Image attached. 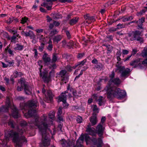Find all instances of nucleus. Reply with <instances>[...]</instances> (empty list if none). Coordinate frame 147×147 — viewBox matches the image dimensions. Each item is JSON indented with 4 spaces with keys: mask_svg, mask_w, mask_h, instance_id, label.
<instances>
[{
    "mask_svg": "<svg viewBox=\"0 0 147 147\" xmlns=\"http://www.w3.org/2000/svg\"><path fill=\"white\" fill-rule=\"evenodd\" d=\"M38 104V102L36 100L29 101L21 109H25L27 107L29 108L28 113L25 114V116L26 117H36L34 120H31L29 122L28 125L32 128L34 127L39 129V133L42 136L41 142L40 144V146L41 147H47L49 145L50 141L49 135L47 134V132H50L52 135H54L56 132L55 129H53V132H52L49 129V127L53 124L55 113L53 111L50 112L48 114L49 118L47 115L44 114L39 118L37 115L36 111L35 109Z\"/></svg>",
    "mask_w": 147,
    "mask_h": 147,
    "instance_id": "1",
    "label": "nucleus"
},
{
    "mask_svg": "<svg viewBox=\"0 0 147 147\" xmlns=\"http://www.w3.org/2000/svg\"><path fill=\"white\" fill-rule=\"evenodd\" d=\"M8 125L12 128H14L16 126V129L18 133L14 132L11 130L5 132V138L2 141V144L6 145L10 138H13V141L16 143V147H21L23 144H26L27 141L24 136L21 135L24 134L27 123L25 121H22L20 123V127H19L16 126L14 122L10 119L8 122Z\"/></svg>",
    "mask_w": 147,
    "mask_h": 147,
    "instance_id": "2",
    "label": "nucleus"
},
{
    "mask_svg": "<svg viewBox=\"0 0 147 147\" xmlns=\"http://www.w3.org/2000/svg\"><path fill=\"white\" fill-rule=\"evenodd\" d=\"M103 125L101 123H99L96 128V131L100 138L97 139L95 138L91 139L87 134L81 136L77 140L76 145L74 146L73 147H83V144L84 139L87 145H94L96 146L97 147H101L103 144L102 139L103 138L102 135L104 128ZM91 146L94 147L92 145Z\"/></svg>",
    "mask_w": 147,
    "mask_h": 147,
    "instance_id": "3",
    "label": "nucleus"
},
{
    "mask_svg": "<svg viewBox=\"0 0 147 147\" xmlns=\"http://www.w3.org/2000/svg\"><path fill=\"white\" fill-rule=\"evenodd\" d=\"M104 91L106 92L108 98L116 97L121 99L125 97L126 94L125 90H120L119 88L112 87L110 85H108L105 88Z\"/></svg>",
    "mask_w": 147,
    "mask_h": 147,
    "instance_id": "4",
    "label": "nucleus"
},
{
    "mask_svg": "<svg viewBox=\"0 0 147 147\" xmlns=\"http://www.w3.org/2000/svg\"><path fill=\"white\" fill-rule=\"evenodd\" d=\"M10 107L11 108L12 110V115L13 117L15 118L18 117H19V114L18 110L14 105L12 106H11L9 99L8 97L6 98L5 106H3L0 108V112H7L8 110L9 107Z\"/></svg>",
    "mask_w": 147,
    "mask_h": 147,
    "instance_id": "5",
    "label": "nucleus"
},
{
    "mask_svg": "<svg viewBox=\"0 0 147 147\" xmlns=\"http://www.w3.org/2000/svg\"><path fill=\"white\" fill-rule=\"evenodd\" d=\"M115 71L117 73L121 74L120 76L121 77L126 78L129 75L130 69L128 68H125L124 66L119 65H116Z\"/></svg>",
    "mask_w": 147,
    "mask_h": 147,
    "instance_id": "6",
    "label": "nucleus"
},
{
    "mask_svg": "<svg viewBox=\"0 0 147 147\" xmlns=\"http://www.w3.org/2000/svg\"><path fill=\"white\" fill-rule=\"evenodd\" d=\"M141 32L139 31L136 30L133 31L132 33L129 34V39L131 41L137 40L142 42L143 41V38L140 36Z\"/></svg>",
    "mask_w": 147,
    "mask_h": 147,
    "instance_id": "7",
    "label": "nucleus"
},
{
    "mask_svg": "<svg viewBox=\"0 0 147 147\" xmlns=\"http://www.w3.org/2000/svg\"><path fill=\"white\" fill-rule=\"evenodd\" d=\"M18 84H21L22 86H24V90L26 94H30L31 93V88L26 83L24 79L21 78L18 81Z\"/></svg>",
    "mask_w": 147,
    "mask_h": 147,
    "instance_id": "8",
    "label": "nucleus"
},
{
    "mask_svg": "<svg viewBox=\"0 0 147 147\" xmlns=\"http://www.w3.org/2000/svg\"><path fill=\"white\" fill-rule=\"evenodd\" d=\"M40 68H39L40 75L42 77L44 82L48 83L50 81V77L48 76V72L47 71H45L42 73L41 68L42 66H41L40 65Z\"/></svg>",
    "mask_w": 147,
    "mask_h": 147,
    "instance_id": "9",
    "label": "nucleus"
},
{
    "mask_svg": "<svg viewBox=\"0 0 147 147\" xmlns=\"http://www.w3.org/2000/svg\"><path fill=\"white\" fill-rule=\"evenodd\" d=\"M86 59H84L82 61L78 62L77 64L74 66L73 67H71L69 65H67L66 67V69L69 71H71L73 69H75L76 67L79 66V67H80L82 66H83L84 64L86 63Z\"/></svg>",
    "mask_w": 147,
    "mask_h": 147,
    "instance_id": "10",
    "label": "nucleus"
},
{
    "mask_svg": "<svg viewBox=\"0 0 147 147\" xmlns=\"http://www.w3.org/2000/svg\"><path fill=\"white\" fill-rule=\"evenodd\" d=\"M45 100L47 102H51L52 100L53 95L51 90L47 91L45 94Z\"/></svg>",
    "mask_w": 147,
    "mask_h": 147,
    "instance_id": "11",
    "label": "nucleus"
},
{
    "mask_svg": "<svg viewBox=\"0 0 147 147\" xmlns=\"http://www.w3.org/2000/svg\"><path fill=\"white\" fill-rule=\"evenodd\" d=\"M69 89H67V90L65 91L64 92H63L61 94L59 98L58 101V102L62 101L65 104V100H66L67 99L66 94L68 92L67 91Z\"/></svg>",
    "mask_w": 147,
    "mask_h": 147,
    "instance_id": "12",
    "label": "nucleus"
},
{
    "mask_svg": "<svg viewBox=\"0 0 147 147\" xmlns=\"http://www.w3.org/2000/svg\"><path fill=\"white\" fill-rule=\"evenodd\" d=\"M90 124H89L87 126L86 131L89 134L92 136H95L96 134V132L95 129L94 127H91Z\"/></svg>",
    "mask_w": 147,
    "mask_h": 147,
    "instance_id": "13",
    "label": "nucleus"
},
{
    "mask_svg": "<svg viewBox=\"0 0 147 147\" xmlns=\"http://www.w3.org/2000/svg\"><path fill=\"white\" fill-rule=\"evenodd\" d=\"M90 121L92 125H94L96 124L97 122L96 115L93 114L90 119Z\"/></svg>",
    "mask_w": 147,
    "mask_h": 147,
    "instance_id": "14",
    "label": "nucleus"
},
{
    "mask_svg": "<svg viewBox=\"0 0 147 147\" xmlns=\"http://www.w3.org/2000/svg\"><path fill=\"white\" fill-rule=\"evenodd\" d=\"M61 144L62 147H70L71 146V143L69 141H66L65 139H62L61 141Z\"/></svg>",
    "mask_w": 147,
    "mask_h": 147,
    "instance_id": "15",
    "label": "nucleus"
},
{
    "mask_svg": "<svg viewBox=\"0 0 147 147\" xmlns=\"http://www.w3.org/2000/svg\"><path fill=\"white\" fill-rule=\"evenodd\" d=\"M144 20L145 18L142 17L141 19H139L138 21H137L138 22L137 23V24L139 28H143V23L144 22Z\"/></svg>",
    "mask_w": 147,
    "mask_h": 147,
    "instance_id": "16",
    "label": "nucleus"
},
{
    "mask_svg": "<svg viewBox=\"0 0 147 147\" xmlns=\"http://www.w3.org/2000/svg\"><path fill=\"white\" fill-rule=\"evenodd\" d=\"M52 4V3L50 4V3L47 2L46 1V2L43 3L41 5L42 6L46 7L48 10H50L51 9Z\"/></svg>",
    "mask_w": 147,
    "mask_h": 147,
    "instance_id": "17",
    "label": "nucleus"
},
{
    "mask_svg": "<svg viewBox=\"0 0 147 147\" xmlns=\"http://www.w3.org/2000/svg\"><path fill=\"white\" fill-rule=\"evenodd\" d=\"M98 103L100 106L102 105H104L105 102V100L104 99L103 97L100 96L99 98L97 100Z\"/></svg>",
    "mask_w": 147,
    "mask_h": 147,
    "instance_id": "18",
    "label": "nucleus"
},
{
    "mask_svg": "<svg viewBox=\"0 0 147 147\" xmlns=\"http://www.w3.org/2000/svg\"><path fill=\"white\" fill-rule=\"evenodd\" d=\"M47 54L45 53L43 56V59L45 63H47L51 61L50 57H47Z\"/></svg>",
    "mask_w": 147,
    "mask_h": 147,
    "instance_id": "19",
    "label": "nucleus"
},
{
    "mask_svg": "<svg viewBox=\"0 0 147 147\" xmlns=\"http://www.w3.org/2000/svg\"><path fill=\"white\" fill-rule=\"evenodd\" d=\"M112 82L113 83L115 84L118 85L121 83V81L119 78H116L109 82V83Z\"/></svg>",
    "mask_w": 147,
    "mask_h": 147,
    "instance_id": "20",
    "label": "nucleus"
},
{
    "mask_svg": "<svg viewBox=\"0 0 147 147\" xmlns=\"http://www.w3.org/2000/svg\"><path fill=\"white\" fill-rule=\"evenodd\" d=\"M141 55L144 57H147V47H146L144 48L141 53Z\"/></svg>",
    "mask_w": 147,
    "mask_h": 147,
    "instance_id": "21",
    "label": "nucleus"
},
{
    "mask_svg": "<svg viewBox=\"0 0 147 147\" xmlns=\"http://www.w3.org/2000/svg\"><path fill=\"white\" fill-rule=\"evenodd\" d=\"M78 18L77 17H76L72 19L70 21V24L71 25H73L76 24L78 21Z\"/></svg>",
    "mask_w": 147,
    "mask_h": 147,
    "instance_id": "22",
    "label": "nucleus"
},
{
    "mask_svg": "<svg viewBox=\"0 0 147 147\" xmlns=\"http://www.w3.org/2000/svg\"><path fill=\"white\" fill-rule=\"evenodd\" d=\"M61 37L60 35H57L55 36L53 39L54 43L56 42L57 43L61 39Z\"/></svg>",
    "mask_w": 147,
    "mask_h": 147,
    "instance_id": "23",
    "label": "nucleus"
},
{
    "mask_svg": "<svg viewBox=\"0 0 147 147\" xmlns=\"http://www.w3.org/2000/svg\"><path fill=\"white\" fill-rule=\"evenodd\" d=\"M139 61L134 60L130 63V65L131 66H134V67H136L138 66H140V64L139 63Z\"/></svg>",
    "mask_w": 147,
    "mask_h": 147,
    "instance_id": "24",
    "label": "nucleus"
},
{
    "mask_svg": "<svg viewBox=\"0 0 147 147\" xmlns=\"http://www.w3.org/2000/svg\"><path fill=\"white\" fill-rule=\"evenodd\" d=\"M92 110L94 112V113H98L99 112V109L97 108V106L96 105H94L92 106Z\"/></svg>",
    "mask_w": 147,
    "mask_h": 147,
    "instance_id": "25",
    "label": "nucleus"
},
{
    "mask_svg": "<svg viewBox=\"0 0 147 147\" xmlns=\"http://www.w3.org/2000/svg\"><path fill=\"white\" fill-rule=\"evenodd\" d=\"M24 48V46L23 45H20L18 44H16V45L14 49L15 50H22Z\"/></svg>",
    "mask_w": 147,
    "mask_h": 147,
    "instance_id": "26",
    "label": "nucleus"
},
{
    "mask_svg": "<svg viewBox=\"0 0 147 147\" xmlns=\"http://www.w3.org/2000/svg\"><path fill=\"white\" fill-rule=\"evenodd\" d=\"M134 17L132 16H131L129 17H126L124 18L122 20L123 22H125L130 21L133 19Z\"/></svg>",
    "mask_w": 147,
    "mask_h": 147,
    "instance_id": "27",
    "label": "nucleus"
},
{
    "mask_svg": "<svg viewBox=\"0 0 147 147\" xmlns=\"http://www.w3.org/2000/svg\"><path fill=\"white\" fill-rule=\"evenodd\" d=\"M84 18L86 19H88L92 22H94L95 21V18L94 16H90L89 15H87L86 16H85Z\"/></svg>",
    "mask_w": 147,
    "mask_h": 147,
    "instance_id": "28",
    "label": "nucleus"
},
{
    "mask_svg": "<svg viewBox=\"0 0 147 147\" xmlns=\"http://www.w3.org/2000/svg\"><path fill=\"white\" fill-rule=\"evenodd\" d=\"M103 46H105L107 47V50L109 51V53L111 52L112 50V47L109 45L104 44Z\"/></svg>",
    "mask_w": 147,
    "mask_h": 147,
    "instance_id": "29",
    "label": "nucleus"
},
{
    "mask_svg": "<svg viewBox=\"0 0 147 147\" xmlns=\"http://www.w3.org/2000/svg\"><path fill=\"white\" fill-rule=\"evenodd\" d=\"M21 33L22 34L23 36H25L26 37L29 36L30 34V32H25L24 31H22L21 32Z\"/></svg>",
    "mask_w": 147,
    "mask_h": 147,
    "instance_id": "30",
    "label": "nucleus"
},
{
    "mask_svg": "<svg viewBox=\"0 0 147 147\" xmlns=\"http://www.w3.org/2000/svg\"><path fill=\"white\" fill-rule=\"evenodd\" d=\"M18 86L17 87V90L18 91H20L23 90V88L24 87V86H22L21 84H18Z\"/></svg>",
    "mask_w": 147,
    "mask_h": 147,
    "instance_id": "31",
    "label": "nucleus"
},
{
    "mask_svg": "<svg viewBox=\"0 0 147 147\" xmlns=\"http://www.w3.org/2000/svg\"><path fill=\"white\" fill-rule=\"evenodd\" d=\"M115 76V73L113 71L111 72V73L109 75V77L110 79V80L109 81V82L111 81L113 79V78H114Z\"/></svg>",
    "mask_w": 147,
    "mask_h": 147,
    "instance_id": "32",
    "label": "nucleus"
},
{
    "mask_svg": "<svg viewBox=\"0 0 147 147\" xmlns=\"http://www.w3.org/2000/svg\"><path fill=\"white\" fill-rule=\"evenodd\" d=\"M58 32L56 30H53L51 31L50 33V36H52L55 34H57Z\"/></svg>",
    "mask_w": 147,
    "mask_h": 147,
    "instance_id": "33",
    "label": "nucleus"
},
{
    "mask_svg": "<svg viewBox=\"0 0 147 147\" xmlns=\"http://www.w3.org/2000/svg\"><path fill=\"white\" fill-rule=\"evenodd\" d=\"M29 32H30V35L29 36V37H30V38L34 39L35 37V36L33 32L31 31H30Z\"/></svg>",
    "mask_w": 147,
    "mask_h": 147,
    "instance_id": "34",
    "label": "nucleus"
},
{
    "mask_svg": "<svg viewBox=\"0 0 147 147\" xmlns=\"http://www.w3.org/2000/svg\"><path fill=\"white\" fill-rule=\"evenodd\" d=\"M66 73V70H62L60 72L59 75L61 77H62L65 75Z\"/></svg>",
    "mask_w": 147,
    "mask_h": 147,
    "instance_id": "35",
    "label": "nucleus"
},
{
    "mask_svg": "<svg viewBox=\"0 0 147 147\" xmlns=\"http://www.w3.org/2000/svg\"><path fill=\"white\" fill-rule=\"evenodd\" d=\"M28 20V18L26 17L23 18L21 20V23L22 24H24L27 22Z\"/></svg>",
    "mask_w": 147,
    "mask_h": 147,
    "instance_id": "36",
    "label": "nucleus"
},
{
    "mask_svg": "<svg viewBox=\"0 0 147 147\" xmlns=\"http://www.w3.org/2000/svg\"><path fill=\"white\" fill-rule=\"evenodd\" d=\"M62 107H60L59 109H58V111L57 112V115L59 116V115H61L62 114Z\"/></svg>",
    "mask_w": 147,
    "mask_h": 147,
    "instance_id": "37",
    "label": "nucleus"
},
{
    "mask_svg": "<svg viewBox=\"0 0 147 147\" xmlns=\"http://www.w3.org/2000/svg\"><path fill=\"white\" fill-rule=\"evenodd\" d=\"M82 120V117L80 116H78L77 117L76 121L78 123H81Z\"/></svg>",
    "mask_w": 147,
    "mask_h": 147,
    "instance_id": "38",
    "label": "nucleus"
},
{
    "mask_svg": "<svg viewBox=\"0 0 147 147\" xmlns=\"http://www.w3.org/2000/svg\"><path fill=\"white\" fill-rule=\"evenodd\" d=\"M95 66L96 68L98 70H100L102 66V64L100 63H97Z\"/></svg>",
    "mask_w": 147,
    "mask_h": 147,
    "instance_id": "39",
    "label": "nucleus"
},
{
    "mask_svg": "<svg viewBox=\"0 0 147 147\" xmlns=\"http://www.w3.org/2000/svg\"><path fill=\"white\" fill-rule=\"evenodd\" d=\"M44 44L43 43H41L40 46L39 47V50L40 51H43L44 47Z\"/></svg>",
    "mask_w": 147,
    "mask_h": 147,
    "instance_id": "40",
    "label": "nucleus"
},
{
    "mask_svg": "<svg viewBox=\"0 0 147 147\" xmlns=\"http://www.w3.org/2000/svg\"><path fill=\"white\" fill-rule=\"evenodd\" d=\"M117 26L118 29L124 28L125 27V25L121 24H119L117 25Z\"/></svg>",
    "mask_w": 147,
    "mask_h": 147,
    "instance_id": "41",
    "label": "nucleus"
},
{
    "mask_svg": "<svg viewBox=\"0 0 147 147\" xmlns=\"http://www.w3.org/2000/svg\"><path fill=\"white\" fill-rule=\"evenodd\" d=\"M57 59V58L55 54H53V58L52 59V61L53 62H56Z\"/></svg>",
    "mask_w": 147,
    "mask_h": 147,
    "instance_id": "42",
    "label": "nucleus"
},
{
    "mask_svg": "<svg viewBox=\"0 0 147 147\" xmlns=\"http://www.w3.org/2000/svg\"><path fill=\"white\" fill-rule=\"evenodd\" d=\"M11 33H13V34H15L17 33V30H13V29H11L8 30Z\"/></svg>",
    "mask_w": 147,
    "mask_h": 147,
    "instance_id": "43",
    "label": "nucleus"
},
{
    "mask_svg": "<svg viewBox=\"0 0 147 147\" xmlns=\"http://www.w3.org/2000/svg\"><path fill=\"white\" fill-rule=\"evenodd\" d=\"M106 120V117H105L103 116L102 117L101 120V122L100 123H101V124L103 125V123Z\"/></svg>",
    "mask_w": 147,
    "mask_h": 147,
    "instance_id": "44",
    "label": "nucleus"
},
{
    "mask_svg": "<svg viewBox=\"0 0 147 147\" xmlns=\"http://www.w3.org/2000/svg\"><path fill=\"white\" fill-rule=\"evenodd\" d=\"M8 53L11 55V56H14V53L13 51L11 50V49H9L8 50Z\"/></svg>",
    "mask_w": 147,
    "mask_h": 147,
    "instance_id": "45",
    "label": "nucleus"
},
{
    "mask_svg": "<svg viewBox=\"0 0 147 147\" xmlns=\"http://www.w3.org/2000/svg\"><path fill=\"white\" fill-rule=\"evenodd\" d=\"M84 55V53L79 54L77 56V57L78 59H80L82 58Z\"/></svg>",
    "mask_w": 147,
    "mask_h": 147,
    "instance_id": "46",
    "label": "nucleus"
},
{
    "mask_svg": "<svg viewBox=\"0 0 147 147\" xmlns=\"http://www.w3.org/2000/svg\"><path fill=\"white\" fill-rule=\"evenodd\" d=\"M8 63L9 64V67L13 66L14 64V63L13 61H7Z\"/></svg>",
    "mask_w": 147,
    "mask_h": 147,
    "instance_id": "47",
    "label": "nucleus"
},
{
    "mask_svg": "<svg viewBox=\"0 0 147 147\" xmlns=\"http://www.w3.org/2000/svg\"><path fill=\"white\" fill-rule=\"evenodd\" d=\"M60 1L62 3H65L66 2H71L72 1L71 0H62Z\"/></svg>",
    "mask_w": 147,
    "mask_h": 147,
    "instance_id": "48",
    "label": "nucleus"
},
{
    "mask_svg": "<svg viewBox=\"0 0 147 147\" xmlns=\"http://www.w3.org/2000/svg\"><path fill=\"white\" fill-rule=\"evenodd\" d=\"M53 47L52 45H49L47 47V49L48 50L50 51H51L52 50Z\"/></svg>",
    "mask_w": 147,
    "mask_h": 147,
    "instance_id": "49",
    "label": "nucleus"
},
{
    "mask_svg": "<svg viewBox=\"0 0 147 147\" xmlns=\"http://www.w3.org/2000/svg\"><path fill=\"white\" fill-rule=\"evenodd\" d=\"M129 51L128 50H123L122 53L124 55H126L128 54Z\"/></svg>",
    "mask_w": 147,
    "mask_h": 147,
    "instance_id": "50",
    "label": "nucleus"
},
{
    "mask_svg": "<svg viewBox=\"0 0 147 147\" xmlns=\"http://www.w3.org/2000/svg\"><path fill=\"white\" fill-rule=\"evenodd\" d=\"M65 32L67 38L69 39L70 38H71V36L69 32L68 31H66Z\"/></svg>",
    "mask_w": 147,
    "mask_h": 147,
    "instance_id": "51",
    "label": "nucleus"
},
{
    "mask_svg": "<svg viewBox=\"0 0 147 147\" xmlns=\"http://www.w3.org/2000/svg\"><path fill=\"white\" fill-rule=\"evenodd\" d=\"M63 105L65 108H66L68 106V104L66 100H65V104L63 102Z\"/></svg>",
    "mask_w": 147,
    "mask_h": 147,
    "instance_id": "52",
    "label": "nucleus"
},
{
    "mask_svg": "<svg viewBox=\"0 0 147 147\" xmlns=\"http://www.w3.org/2000/svg\"><path fill=\"white\" fill-rule=\"evenodd\" d=\"M34 52L35 55H34V57L35 58H36L37 56L38 55V53L37 51V50L36 49H34Z\"/></svg>",
    "mask_w": 147,
    "mask_h": 147,
    "instance_id": "53",
    "label": "nucleus"
},
{
    "mask_svg": "<svg viewBox=\"0 0 147 147\" xmlns=\"http://www.w3.org/2000/svg\"><path fill=\"white\" fill-rule=\"evenodd\" d=\"M142 64L144 65H147V58L142 61Z\"/></svg>",
    "mask_w": 147,
    "mask_h": 147,
    "instance_id": "54",
    "label": "nucleus"
},
{
    "mask_svg": "<svg viewBox=\"0 0 147 147\" xmlns=\"http://www.w3.org/2000/svg\"><path fill=\"white\" fill-rule=\"evenodd\" d=\"M92 62L93 63L95 64H97V63H98L97 60L96 59H93V60H92Z\"/></svg>",
    "mask_w": 147,
    "mask_h": 147,
    "instance_id": "55",
    "label": "nucleus"
},
{
    "mask_svg": "<svg viewBox=\"0 0 147 147\" xmlns=\"http://www.w3.org/2000/svg\"><path fill=\"white\" fill-rule=\"evenodd\" d=\"M13 20L9 18L7 21V23L8 24H10L13 22Z\"/></svg>",
    "mask_w": 147,
    "mask_h": 147,
    "instance_id": "56",
    "label": "nucleus"
},
{
    "mask_svg": "<svg viewBox=\"0 0 147 147\" xmlns=\"http://www.w3.org/2000/svg\"><path fill=\"white\" fill-rule=\"evenodd\" d=\"M59 120L60 121H63V119L61 115L58 116Z\"/></svg>",
    "mask_w": 147,
    "mask_h": 147,
    "instance_id": "57",
    "label": "nucleus"
},
{
    "mask_svg": "<svg viewBox=\"0 0 147 147\" xmlns=\"http://www.w3.org/2000/svg\"><path fill=\"white\" fill-rule=\"evenodd\" d=\"M36 31L38 33H40L42 32H43V30L42 29H36Z\"/></svg>",
    "mask_w": 147,
    "mask_h": 147,
    "instance_id": "58",
    "label": "nucleus"
},
{
    "mask_svg": "<svg viewBox=\"0 0 147 147\" xmlns=\"http://www.w3.org/2000/svg\"><path fill=\"white\" fill-rule=\"evenodd\" d=\"M0 90L2 91H4L5 90V87L2 86H0Z\"/></svg>",
    "mask_w": 147,
    "mask_h": 147,
    "instance_id": "59",
    "label": "nucleus"
},
{
    "mask_svg": "<svg viewBox=\"0 0 147 147\" xmlns=\"http://www.w3.org/2000/svg\"><path fill=\"white\" fill-rule=\"evenodd\" d=\"M53 24L54 25L56 26H58L59 25V23L58 22L54 21L53 22Z\"/></svg>",
    "mask_w": 147,
    "mask_h": 147,
    "instance_id": "60",
    "label": "nucleus"
},
{
    "mask_svg": "<svg viewBox=\"0 0 147 147\" xmlns=\"http://www.w3.org/2000/svg\"><path fill=\"white\" fill-rule=\"evenodd\" d=\"M13 74L14 75V77L15 78H16L17 77H18V72L17 71H15Z\"/></svg>",
    "mask_w": 147,
    "mask_h": 147,
    "instance_id": "61",
    "label": "nucleus"
},
{
    "mask_svg": "<svg viewBox=\"0 0 147 147\" xmlns=\"http://www.w3.org/2000/svg\"><path fill=\"white\" fill-rule=\"evenodd\" d=\"M1 63L2 65V66L3 68H6L8 66L7 65H6L3 62H2Z\"/></svg>",
    "mask_w": 147,
    "mask_h": 147,
    "instance_id": "62",
    "label": "nucleus"
},
{
    "mask_svg": "<svg viewBox=\"0 0 147 147\" xmlns=\"http://www.w3.org/2000/svg\"><path fill=\"white\" fill-rule=\"evenodd\" d=\"M137 50L136 49H133L132 50V54H133L134 55H135L137 53Z\"/></svg>",
    "mask_w": 147,
    "mask_h": 147,
    "instance_id": "63",
    "label": "nucleus"
},
{
    "mask_svg": "<svg viewBox=\"0 0 147 147\" xmlns=\"http://www.w3.org/2000/svg\"><path fill=\"white\" fill-rule=\"evenodd\" d=\"M93 101V100L92 98H90L88 100V103L90 104Z\"/></svg>",
    "mask_w": 147,
    "mask_h": 147,
    "instance_id": "64",
    "label": "nucleus"
}]
</instances>
